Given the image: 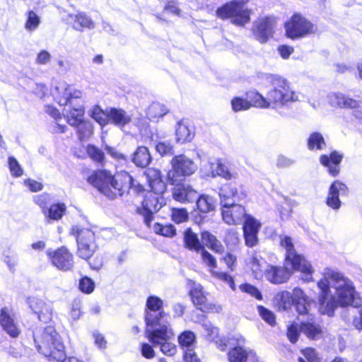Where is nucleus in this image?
<instances>
[{
	"label": "nucleus",
	"mask_w": 362,
	"mask_h": 362,
	"mask_svg": "<svg viewBox=\"0 0 362 362\" xmlns=\"http://www.w3.org/2000/svg\"><path fill=\"white\" fill-rule=\"evenodd\" d=\"M317 286L320 290L317 309L321 315L332 317L339 305L357 306L359 303L352 281L337 271L326 269Z\"/></svg>",
	"instance_id": "nucleus-1"
},
{
	"label": "nucleus",
	"mask_w": 362,
	"mask_h": 362,
	"mask_svg": "<svg viewBox=\"0 0 362 362\" xmlns=\"http://www.w3.org/2000/svg\"><path fill=\"white\" fill-rule=\"evenodd\" d=\"M280 243L286 250L285 266L267 265L264 273L266 279L272 284H280L290 278L293 271H299L303 281H312L313 267L302 255L296 251L291 238L287 235L281 236Z\"/></svg>",
	"instance_id": "nucleus-2"
},
{
	"label": "nucleus",
	"mask_w": 362,
	"mask_h": 362,
	"mask_svg": "<svg viewBox=\"0 0 362 362\" xmlns=\"http://www.w3.org/2000/svg\"><path fill=\"white\" fill-rule=\"evenodd\" d=\"M52 93L61 106H65L67 122L76 128L78 139L82 141L92 133L90 123L83 121L84 107L81 100L82 92L64 81L58 82Z\"/></svg>",
	"instance_id": "nucleus-3"
},
{
	"label": "nucleus",
	"mask_w": 362,
	"mask_h": 362,
	"mask_svg": "<svg viewBox=\"0 0 362 362\" xmlns=\"http://www.w3.org/2000/svg\"><path fill=\"white\" fill-rule=\"evenodd\" d=\"M87 181L110 199L122 196L124 192H129L131 189L136 192L143 190V187L136 183L133 177L125 171L114 176L106 170H95L88 176Z\"/></svg>",
	"instance_id": "nucleus-4"
},
{
	"label": "nucleus",
	"mask_w": 362,
	"mask_h": 362,
	"mask_svg": "<svg viewBox=\"0 0 362 362\" xmlns=\"http://www.w3.org/2000/svg\"><path fill=\"white\" fill-rule=\"evenodd\" d=\"M271 82L272 88L268 91L267 98L256 91H251L247 94V98L251 100L255 107L259 108L271 107L279 110L288 106L291 103L298 100V94L291 89L286 79L273 76Z\"/></svg>",
	"instance_id": "nucleus-5"
},
{
	"label": "nucleus",
	"mask_w": 362,
	"mask_h": 362,
	"mask_svg": "<svg viewBox=\"0 0 362 362\" xmlns=\"http://www.w3.org/2000/svg\"><path fill=\"white\" fill-rule=\"evenodd\" d=\"M35 347L49 361L64 362L66 360L64 346L53 326L36 327L33 332Z\"/></svg>",
	"instance_id": "nucleus-6"
},
{
	"label": "nucleus",
	"mask_w": 362,
	"mask_h": 362,
	"mask_svg": "<svg viewBox=\"0 0 362 362\" xmlns=\"http://www.w3.org/2000/svg\"><path fill=\"white\" fill-rule=\"evenodd\" d=\"M218 18L222 20L230 18L231 23L243 26L250 20V11L244 7V4L237 0H233L218 7L216 11Z\"/></svg>",
	"instance_id": "nucleus-7"
},
{
	"label": "nucleus",
	"mask_w": 362,
	"mask_h": 362,
	"mask_svg": "<svg viewBox=\"0 0 362 362\" xmlns=\"http://www.w3.org/2000/svg\"><path fill=\"white\" fill-rule=\"evenodd\" d=\"M170 164L172 168L168 172L167 177L171 185L180 183L197 170V165L193 160L183 154L175 156Z\"/></svg>",
	"instance_id": "nucleus-8"
},
{
	"label": "nucleus",
	"mask_w": 362,
	"mask_h": 362,
	"mask_svg": "<svg viewBox=\"0 0 362 362\" xmlns=\"http://www.w3.org/2000/svg\"><path fill=\"white\" fill-rule=\"evenodd\" d=\"M170 325H163L158 328L146 329V335L154 346L160 345V351L167 356H173L176 353V346L169 340L173 336Z\"/></svg>",
	"instance_id": "nucleus-9"
},
{
	"label": "nucleus",
	"mask_w": 362,
	"mask_h": 362,
	"mask_svg": "<svg viewBox=\"0 0 362 362\" xmlns=\"http://www.w3.org/2000/svg\"><path fill=\"white\" fill-rule=\"evenodd\" d=\"M286 36L299 39L317 32V26L300 13L293 14L285 23Z\"/></svg>",
	"instance_id": "nucleus-10"
},
{
	"label": "nucleus",
	"mask_w": 362,
	"mask_h": 362,
	"mask_svg": "<svg viewBox=\"0 0 362 362\" xmlns=\"http://www.w3.org/2000/svg\"><path fill=\"white\" fill-rule=\"evenodd\" d=\"M72 233L76 237L78 257L83 259L90 258L98 247L95 233L86 228L79 230L78 227L72 228Z\"/></svg>",
	"instance_id": "nucleus-11"
},
{
	"label": "nucleus",
	"mask_w": 362,
	"mask_h": 362,
	"mask_svg": "<svg viewBox=\"0 0 362 362\" xmlns=\"http://www.w3.org/2000/svg\"><path fill=\"white\" fill-rule=\"evenodd\" d=\"M163 302L161 298L156 296H150L146 300V311L145 321L146 328L154 326L160 327L163 325H168V322L164 320L166 317L165 313L162 310Z\"/></svg>",
	"instance_id": "nucleus-12"
},
{
	"label": "nucleus",
	"mask_w": 362,
	"mask_h": 362,
	"mask_svg": "<svg viewBox=\"0 0 362 362\" xmlns=\"http://www.w3.org/2000/svg\"><path fill=\"white\" fill-rule=\"evenodd\" d=\"M163 204V198L153 192H147L137 212L143 216L145 224L150 226L153 214L158 211Z\"/></svg>",
	"instance_id": "nucleus-13"
},
{
	"label": "nucleus",
	"mask_w": 362,
	"mask_h": 362,
	"mask_svg": "<svg viewBox=\"0 0 362 362\" xmlns=\"http://www.w3.org/2000/svg\"><path fill=\"white\" fill-rule=\"evenodd\" d=\"M47 255L53 266L63 272L71 271L74 268V256L66 247L55 250H48Z\"/></svg>",
	"instance_id": "nucleus-14"
},
{
	"label": "nucleus",
	"mask_w": 362,
	"mask_h": 362,
	"mask_svg": "<svg viewBox=\"0 0 362 362\" xmlns=\"http://www.w3.org/2000/svg\"><path fill=\"white\" fill-rule=\"evenodd\" d=\"M328 101L333 107L358 108L360 104L362 103V92L356 90L353 95L351 93L345 95L341 93H331L328 95Z\"/></svg>",
	"instance_id": "nucleus-15"
},
{
	"label": "nucleus",
	"mask_w": 362,
	"mask_h": 362,
	"mask_svg": "<svg viewBox=\"0 0 362 362\" xmlns=\"http://www.w3.org/2000/svg\"><path fill=\"white\" fill-rule=\"evenodd\" d=\"M276 19L272 16H266L258 19L254 23L253 34L260 43H266L274 33Z\"/></svg>",
	"instance_id": "nucleus-16"
},
{
	"label": "nucleus",
	"mask_w": 362,
	"mask_h": 362,
	"mask_svg": "<svg viewBox=\"0 0 362 362\" xmlns=\"http://www.w3.org/2000/svg\"><path fill=\"white\" fill-rule=\"evenodd\" d=\"M349 189L347 186L339 180L334 181L329 188L326 197V204L333 210L337 211L341 206L340 197L347 196Z\"/></svg>",
	"instance_id": "nucleus-17"
},
{
	"label": "nucleus",
	"mask_w": 362,
	"mask_h": 362,
	"mask_svg": "<svg viewBox=\"0 0 362 362\" xmlns=\"http://www.w3.org/2000/svg\"><path fill=\"white\" fill-rule=\"evenodd\" d=\"M261 226V223L252 216H246L243 230L245 243L247 247H253L258 243V233Z\"/></svg>",
	"instance_id": "nucleus-18"
},
{
	"label": "nucleus",
	"mask_w": 362,
	"mask_h": 362,
	"mask_svg": "<svg viewBox=\"0 0 362 362\" xmlns=\"http://www.w3.org/2000/svg\"><path fill=\"white\" fill-rule=\"evenodd\" d=\"M221 214L223 221L228 225L240 224L249 215L243 206L236 203L221 206Z\"/></svg>",
	"instance_id": "nucleus-19"
},
{
	"label": "nucleus",
	"mask_w": 362,
	"mask_h": 362,
	"mask_svg": "<svg viewBox=\"0 0 362 362\" xmlns=\"http://www.w3.org/2000/svg\"><path fill=\"white\" fill-rule=\"evenodd\" d=\"M221 206L232 205L246 197V193L232 183L224 185L219 191Z\"/></svg>",
	"instance_id": "nucleus-20"
},
{
	"label": "nucleus",
	"mask_w": 362,
	"mask_h": 362,
	"mask_svg": "<svg viewBox=\"0 0 362 362\" xmlns=\"http://www.w3.org/2000/svg\"><path fill=\"white\" fill-rule=\"evenodd\" d=\"M31 310L37 315L39 320L47 323L52 317V307L46 303L43 300L37 297H30L28 299Z\"/></svg>",
	"instance_id": "nucleus-21"
},
{
	"label": "nucleus",
	"mask_w": 362,
	"mask_h": 362,
	"mask_svg": "<svg viewBox=\"0 0 362 362\" xmlns=\"http://www.w3.org/2000/svg\"><path fill=\"white\" fill-rule=\"evenodd\" d=\"M172 195L173 199L182 204L193 202L198 197V192L191 185L187 184L175 185Z\"/></svg>",
	"instance_id": "nucleus-22"
},
{
	"label": "nucleus",
	"mask_w": 362,
	"mask_h": 362,
	"mask_svg": "<svg viewBox=\"0 0 362 362\" xmlns=\"http://www.w3.org/2000/svg\"><path fill=\"white\" fill-rule=\"evenodd\" d=\"M189 296L193 303L199 306L202 311L211 308V305L206 303V298L204 295L202 286L193 281H189Z\"/></svg>",
	"instance_id": "nucleus-23"
},
{
	"label": "nucleus",
	"mask_w": 362,
	"mask_h": 362,
	"mask_svg": "<svg viewBox=\"0 0 362 362\" xmlns=\"http://www.w3.org/2000/svg\"><path fill=\"white\" fill-rule=\"evenodd\" d=\"M230 362H259L256 354L240 345L233 348L228 354Z\"/></svg>",
	"instance_id": "nucleus-24"
},
{
	"label": "nucleus",
	"mask_w": 362,
	"mask_h": 362,
	"mask_svg": "<svg viewBox=\"0 0 362 362\" xmlns=\"http://www.w3.org/2000/svg\"><path fill=\"white\" fill-rule=\"evenodd\" d=\"M342 160V155L337 151L332 152L329 156L322 155L320 161L322 165L328 169L329 173L335 177L339 173V164Z\"/></svg>",
	"instance_id": "nucleus-25"
},
{
	"label": "nucleus",
	"mask_w": 362,
	"mask_h": 362,
	"mask_svg": "<svg viewBox=\"0 0 362 362\" xmlns=\"http://www.w3.org/2000/svg\"><path fill=\"white\" fill-rule=\"evenodd\" d=\"M0 325L10 337L15 338L20 334L17 323L7 313L6 308H2L0 313Z\"/></svg>",
	"instance_id": "nucleus-26"
},
{
	"label": "nucleus",
	"mask_w": 362,
	"mask_h": 362,
	"mask_svg": "<svg viewBox=\"0 0 362 362\" xmlns=\"http://www.w3.org/2000/svg\"><path fill=\"white\" fill-rule=\"evenodd\" d=\"M108 122L122 128L131 122V116L122 109L111 107L108 111Z\"/></svg>",
	"instance_id": "nucleus-27"
},
{
	"label": "nucleus",
	"mask_w": 362,
	"mask_h": 362,
	"mask_svg": "<svg viewBox=\"0 0 362 362\" xmlns=\"http://www.w3.org/2000/svg\"><path fill=\"white\" fill-rule=\"evenodd\" d=\"M132 163L139 168H144L151 162L152 158L148 148L146 146H138L134 153L131 156Z\"/></svg>",
	"instance_id": "nucleus-28"
},
{
	"label": "nucleus",
	"mask_w": 362,
	"mask_h": 362,
	"mask_svg": "<svg viewBox=\"0 0 362 362\" xmlns=\"http://www.w3.org/2000/svg\"><path fill=\"white\" fill-rule=\"evenodd\" d=\"M69 18L74 21L73 28L76 30L83 31L84 28L91 30L95 28V24L92 19L84 12L70 14Z\"/></svg>",
	"instance_id": "nucleus-29"
},
{
	"label": "nucleus",
	"mask_w": 362,
	"mask_h": 362,
	"mask_svg": "<svg viewBox=\"0 0 362 362\" xmlns=\"http://www.w3.org/2000/svg\"><path fill=\"white\" fill-rule=\"evenodd\" d=\"M148 177L149 187L151 189L149 192L161 196L165 191L166 185L160 177V172L159 170H149Z\"/></svg>",
	"instance_id": "nucleus-30"
},
{
	"label": "nucleus",
	"mask_w": 362,
	"mask_h": 362,
	"mask_svg": "<svg viewBox=\"0 0 362 362\" xmlns=\"http://www.w3.org/2000/svg\"><path fill=\"white\" fill-rule=\"evenodd\" d=\"M300 331L309 339H315L322 334L321 326L310 319L308 321H303L300 325Z\"/></svg>",
	"instance_id": "nucleus-31"
},
{
	"label": "nucleus",
	"mask_w": 362,
	"mask_h": 362,
	"mask_svg": "<svg viewBox=\"0 0 362 362\" xmlns=\"http://www.w3.org/2000/svg\"><path fill=\"white\" fill-rule=\"evenodd\" d=\"M175 135L176 141L183 144L191 141L194 138V133L185 122L180 121L177 124Z\"/></svg>",
	"instance_id": "nucleus-32"
},
{
	"label": "nucleus",
	"mask_w": 362,
	"mask_h": 362,
	"mask_svg": "<svg viewBox=\"0 0 362 362\" xmlns=\"http://www.w3.org/2000/svg\"><path fill=\"white\" fill-rule=\"evenodd\" d=\"M196 201V206L199 211L203 214H207L215 209L216 200L211 196L208 194H198Z\"/></svg>",
	"instance_id": "nucleus-33"
},
{
	"label": "nucleus",
	"mask_w": 362,
	"mask_h": 362,
	"mask_svg": "<svg viewBox=\"0 0 362 362\" xmlns=\"http://www.w3.org/2000/svg\"><path fill=\"white\" fill-rule=\"evenodd\" d=\"M184 243L185 247L199 252L203 249L204 246L200 243L198 236L196 233L192 232L191 228H187L184 233Z\"/></svg>",
	"instance_id": "nucleus-34"
},
{
	"label": "nucleus",
	"mask_w": 362,
	"mask_h": 362,
	"mask_svg": "<svg viewBox=\"0 0 362 362\" xmlns=\"http://www.w3.org/2000/svg\"><path fill=\"white\" fill-rule=\"evenodd\" d=\"M211 176L215 177L216 176L221 177L227 180L235 179L237 173L231 172L226 164L218 161L216 163V167L211 166Z\"/></svg>",
	"instance_id": "nucleus-35"
},
{
	"label": "nucleus",
	"mask_w": 362,
	"mask_h": 362,
	"mask_svg": "<svg viewBox=\"0 0 362 362\" xmlns=\"http://www.w3.org/2000/svg\"><path fill=\"white\" fill-rule=\"evenodd\" d=\"M201 237L203 243L206 245V247L217 253H221L223 252V245L213 234L208 231H203L201 233Z\"/></svg>",
	"instance_id": "nucleus-36"
},
{
	"label": "nucleus",
	"mask_w": 362,
	"mask_h": 362,
	"mask_svg": "<svg viewBox=\"0 0 362 362\" xmlns=\"http://www.w3.org/2000/svg\"><path fill=\"white\" fill-rule=\"evenodd\" d=\"M251 269L254 274V276L256 279L261 278L264 273V269L267 268L266 262L262 259L259 258L257 255H252L248 262Z\"/></svg>",
	"instance_id": "nucleus-37"
},
{
	"label": "nucleus",
	"mask_w": 362,
	"mask_h": 362,
	"mask_svg": "<svg viewBox=\"0 0 362 362\" xmlns=\"http://www.w3.org/2000/svg\"><path fill=\"white\" fill-rule=\"evenodd\" d=\"M325 146L322 135L319 132L312 133L308 139V148L310 151L322 150Z\"/></svg>",
	"instance_id": "nucleus-38"
},
{
	"label": "nucleus",
	"mask_w": 362,
	"mask_h": 362,
	"mask_svg": "<svg viewBox=\"0 0 362 362\" xmlns=\"http://www.w3.org/2000/svg\"><path fill=\"white\" fill-rule=\"evenodd\" d=\"M66 211V206L64 204L57 203L50 206L47 211H45V214L47 218L52 220L60 219Z\"/></svg>",
	"instance_id": "nucleus-39"
},
{
	"label": "nucleus",
	"mask_w": 362,
	"mask_h": 362,
	"mask_svg": "<svg viewBox=\"0 0 362 362\" xmlns=\"http://www.w3.org/2000/svg\"><path fill=\"white\" fill-rule=\"evenodd\" d=\"M90 116L101 126H105L108 123V112H105L98 105H95L90 110Z\"/></svg>",
	"instance_id": "nucleus-40"
},
{
	"label": "nucleus",
	"mask_w": 362,
	"mask_h": 362,
	"mask_svg": "<svg viewBox=\"0 0 362 362\" xmlns=\"http://www.w3.org/2000/svg\"><path fill=\"white\" fill-rule=\"evenodd\" d=\"M27 20L25 23V28L28 32L35 30L40 24V16L33 11L27 12Z\"/></svg>",
	"instance_id": "nucleus-41"
},
{
	"label": "nucleus",
	"mask_w": 362,
	"mask_h": 362,
	"mask_svg": "<svg viewBox=\"0 0 362 362\" xmlns=\"http://www.w3.org/2000/svg\"><path fill=\"white\" fill-rule=\"evenodd\" d=\"M275 299L284 310L288 309L293 303L291 293L286 291L279 293Z\"/></svg>",
	"instance_id": "nucleus-42"
},
{
	"label": "nucleus",
	"mask_w": 362,
	"mask_h": 362,
	"mask_svg": "<svg viewBox=\"0 0 362 362\" xmlns=\"http://www.w3.org/2000/svg\"><path fill=\"white\" fill-rule=\"evenodd\" d=\"M153 230L157 234L165 237H173L176 233L175 227L171 224L162 225L156 223L154 224Z\"/></svg>",
	"instance_id": "nucleus-43"
},
{
	"label": "nucleus",
	"mask_w": 362,
	"mask_h": 362,
	"mask_svg": "<svg viewBox=\"0 0 362 362\" xmlns=\"http://www.w3.org/2000/svg\"><path fill=\"white\" fill-rule=\"evenodd\" d=\"M250 103L252 102L240 97H235L231 100L232 109L235 112L247 110L251 107Z\"/></svg>",
	"instance_id": "nucleus-44"
},
{
	"label": "nucleus",
	"mask_w": 362,
	"mask_h": 362,
	"mask_svg": "<svg viewBox=\"0 0 362 362\" xmlns=\"http://www.w3.org/2000/svg\"><path fill=\"white\" fill-rule=\"evenodd\" d=\"M178 341L181 346L189 347L195 341V334L192 331H185L178 337Z\"/></svg>",
	"instance_id": "nucleus-45"
},
{
	"label": "nucleus",
	"mask_w": 362,
	"mask_h": 362,
	"mask_svg": "<svg viewBox=\"0 0 362 362\" xmlns=\"http://www.w3.org/2000/svg\"><path fill=\"white\" fill-rule=\"evenodd\" d=\"M156 150L161 156H170L174 153L173 146L168 141L158 142Z\"/></svg>",
	"instance_id": "nucleus-46"
},
{
	"label": "nucleus",
	"mask_w": 362,
	"mask_h": 362,
	"mask_svg": "<svg viewBox=\"0 0 362 362\" xmlns=\"http://www.w3.org/2000/svg\"><path fill=\"white\" fill-rule=\"evenodd\" d=\"M168 109L162 104L153 103L148 108V115L153 117H162L168 113Z\"/></svg>",
	"instance_id": "nucleus-47"
},
{
	"label": "nucleus",
	"mask_w": 362,
	"mask_h": 362,
	"mask_svg": "<svg viewBox=\"0 0 362 362\" xmlns=\"http://www.w3.org/2000/svg\"><path fill=\"white\" fill-rule=\"evenodd\" d=\"M78 288L84 293H91L95 288V282L90 278L83 276L79 281Z\"/></svg>",
	"instance_id": "nucleus-48"
},
{
	"label": "nucleus",
	"mask_w": 362,
	"mask_h": 362,
	"mask_svg": "<svg viewBox=\"0 0 362 362\" xmlns=\"http://www.w3.org/2000/svg\"><path fill=\"white\" fill-rule=\"evenodd\" d=\"M257 310L261 317L270 325H274L276 323V318L274 314L269 310L267 309L262 305L257 306Z\"/></svg>",
	"instance_id": "nucleus-49"
},
{
	"label": "nucleus",
	"mask_w": 362,
	"mask_h": 362,
	"mask_svg": "<svg viewBox=\"0 0 362 362\" xmlns=\"http://www.w3.org/2000/svg\"><path fill=\"white\" fill-rule=\"evenodd\" d=\"M211 273H212L213 276L228 284V286H230V288L233 291L235 290V284L234 279L228 273L223 272H216V271H212Z\"/></svg>",
	"instance_id": "nucleus-50"
},
{
	"label": "nucleus",
	"mask_w": 362,
	"mask_h": 362,
	"mask_svg": "<svg viewBox=\"0 0 362 362\" xmlns=\"http://www.w3.org/2000/svg\"><path fill=\"white\" fill-rule=\"evenodd\" d=\"M87 153L90 158L97 162H102L104 159L103 151L94 145L89 144L87 146Z\"/></svg>",
	"instance_id": "nucleus-51"
},
{
	"label": "nucleus",
	"mask_w": 362,
	"mask_h": 362,
	"mask_svg": "<svg viewBox=\"0 0 362 362\" xmlns=\"http://www.w3.org/2000/svg\"><path fill=\"white\" fill-rule=\"evenodd\" d=\"M241 291L250 294L251 296L255 297L257 300H262V296L259 289L255 286L250 284H243L240 286Z\"/></svg>",
	"instance_id": "nucleus-52"
},
{
	"label": "nucleus",
	"mask_w": 362,
	"mask_h": 362,
	"mask_svg": "<svg viewBox=\"0 0 362 362\" xmlns=\"http://www.w3.org/2000/svg\"><path fill=\"white\" fill-rule=\"evenodd\" d=\"M300 332H301L300 328L296 322L292 323L288 327L287 337L291 343L294 344L298 341Z\"/></svg>",
	"instance_id": "nucleus-53"
},
{
	"label": "nucleus",
	"mask_w": 362,
	"mask_h": 362,
	"mask_svg": "<svg viewBox=\"0 0 362 362\" xmlns=\"http://www.w3.org/2000/svg\"><path fill=\"white\" fill-rule=\"evenodd\" d=\"M188 212L185 209H174L172 211L173 220L177 223H180L186 221L188 219Z\"/></svg>",
	"instance_id": "nucleus-54"
},
{
	"label": "nucleus",
	"mask_w": 362,
	"mask_h": 362,
	"mask_svg": "<svg viewBox=\"0 0 362 362\" xmlns=\"http://www.w3.org/2000/svg\"><path fill=\"white\" fill-rule=\"evenodd\" d=\"M8 165L13 176L20 177L23 174V170L18 160L13 156L8 158Z\"/></svg>",
	"instance_id": "nucleus-55"
},
{
	"label": "nucleus",
	"mask_w": 362,
	"mask_h": 362,
	"mask_svg": "<svg viewBox=\"0 0 362 362\" xmlns=\"http://www.w3.org/2000/svg\"><path fill=\"white\" fill-rule=\"evenodd\" d=\"M202 326L206 332L207 335L210 339H214L218 336V329L216 327H214L209 321L204 320Z\"/></svg>",
	"instance_id": "nucleus-56"
},
{
	"label": "nucleus",
	"mask_w": 362,
	"mask_h": 362,
	"mask_svg": "<svg viewBox=\"0 0 362 362\" xmlns=\"http://www.w3.org/2000/svg\"><path fill=\"white\" fill-rule=\"evenodd\" d=\"M52 59L50 53L47 50H41L37 55L35 63L38 65H47Z\"/></svg>",
	"instance_id": "nucleus-57"
},
{
	"label": "nucleus",
	"mask_w": 362,
	"mask_h": 362,
	"mask_svg": "<svg viewBox=\"0 0 362 362\" xmlns=\"http://www.w3.org/2000/svg\"><path fill=\"white\" fill-rule=\"evenodd\" d=\"M199 252H201L202 260L206 265L211 268L216 267V260L211 254L206 251L204 247Z\"/></svg>",
	"instance_id": "nucleus-58"
},
{
	"label": "nucleus",
	"mask_w": 362,
	"mask_h": 362,
	"mask_svg": "<svg viewBox=\"0 0 362 362\" xmlns=\"http://www.w3.org/2000/svg\"><path fill=\"white\" fill-rule=\"evenodd\" d=\"M49 200V195L47 193H43L34 197V202L37 204L44 211L47 206V202Z\"/></svg>",
	"instance_id": "nucleus-59"
},
{
	"label": "nucleus",
	"mask_w": 362,
	"mask_h": 362,
	"mask_svg": "<svg viewBox=\"0 0 362 362\" xmlns=\"http://www.w3.org/2000/svg\"><path fill=\"white\" fill-rule=\"evenodd\" d=\"M141 355L146 358H153L155 356V352L152 346L147 343H142L141 344Z\"/></svg>",
	"instance_id": "nucleus-60"
},
{
	"label": "nucleus",
	"mask_w": 362,
	"mask_h": 362,
	"mask_svg": "<svg viewBox=\"0 0 362 362\" xmlns=\"http://www.w3.org/2000/svg\"><path fill=\"white\" fill-rule=\"evenodd\" d=\"M294 163V160L284 156L280 155L276 160L278 168H288Z\"/></svg>",
	"instance_id": "nucleus-61"
},
{
	"label": "nucleus",
	"mask_w": 362,
	"mask_h": 362,
	"mask_svg": "<svg viewBox=\"0 0 362 362\" xmlns=\"http://www.w3.org/2000/svg\"><path fill=\"white\" fill-rule=\"evenodd\" d=\"M296 309V311L300 315L306 314L308 313V307L309 305V300H305L303 302L302 301H296L293 303Z\"/></svg>",
	"instance_id": "nucleus-62"
},
{
	"label": "nucleus",
	"mask_w": 362,
	"mask_h": 362,
	"mask_svg": "<svg viewBox=\"0 0 362 362\" xmlns=\"http://www.w3.org/2000/svg\"><path fill=\"white\" fill-rule=\"evenodd\" d=\"M25 185L32 192H38L42 189L43 185L41 182L32 179H27L25 180Z\"/></svg>",
	"instance_id": "nucleus-63"
},
{
	"label": "nucleus",
	"mask_w": 362,
	"mask_h": 362,
	"mask_svg": "<svg viewBox=\"0 0 362 362\" xmlns=\"http://www.w3.org/2000/svg\"><path fill=\"white\" fill-rule=\"evenodd\" d=\"M292 299L293 302L296 301H302L305 300H308V296L305 294L304 291L299 288H295L293 290V293H291Z\"/></svg>",
	"instance_id": "nucleus-64"
}]
</instances>
